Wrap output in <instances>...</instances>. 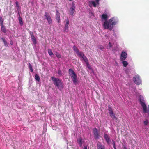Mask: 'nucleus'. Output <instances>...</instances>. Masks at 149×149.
<instances>
[{"label": "nucleus", "instance_id": "obj_46", "mask_svg": "<svg viewBox=\"0 0 149 149\" xmlns=\"http://www.w3.org/2000/svg\"><path fill=\"white\" fill-rule=\"evenodd\" d=\"M89 66V65H88L87 66L89 68H90V66Z\"/></svg>", "mask_w": 149, "mask_h": 149}, {"label": "nucleus", "instance_id": "obj_1", "mask_svg": "<svg viewBox=\"0 0 149 149\" xmlns=\"http://www.w3.org/2000/svg\"><path fill=\"white\" fill-rule=\"evenodd\" d=\"M118 21L115 19V18H111L108 21H105L103 24V27L105 29H109L111 30L113 26L117 24Z\"/></svg>", "mask_w": 149, "mask_h": 149}, {"label": "nucleus", "instance_id": "obj_39", "mask_svg": "<svg viewBox=\"0 0 149 149\" xmlns=\"http://www.w3.org/2000/svg\"><path fill=\"white\" fill-rule=\"evenodd\" d=\"M112 142L113 146H116L115 142L113 140H112Z\"/></svg>", "mask_w": 149, "mask_h": 149}, {"label": "nucleus", "instance_id": "obj_36", "mask_svg": "<svg viewBox=\"0 0 149 149\" xmlns=\"http://www.w3.org/2000/svg\"><path fill=\"white\" fill-rule=\"evenodd\" d=\"M57 73L58 74H59L60 76L62 75V74L61 73V71L60 70H58V71Z\"/></svg>", "mask_w": 149, "mask_h": 149}, {"label": "nucleus", "instance_id": "obj_43", "mask_svg": "<svg viewBox=\"0 0 149 149\" xmlns=\"http://www.w3.org/2000/svg\"><path fill=\"white\" fill-rule=\"evenodd\" d=\"M124 149H127V148L125 146H124Z\"/></svg>", "mask_w": 149, "mask_h": 149}, {"label": "nucleus", "instance_id": "obj_12", "mask_svg": "<svg viewBox=\"0 0 149 149\" xmlns=\"http://www.w3.org/2000/svg\"><path fill=\"white\" fill-rule=\"evenodd\" d=\"M71 78L72 79V81L74 85H76L77 81V75H75L74 76H72Z\"/></svg>", "mask_w": 149, "mask_h": 149}, {"label": "nucleus", "instance_id": "obj_34", "mask_svg": "<svg viewBox=\"0 0 149 149\" xmlns=\"http://www.w3.org/2000/svg\"><path fill=\"white\" fill-rule=\"evenodd\" d=\"M29 33L31 37V38H35L32 32L30 31Z\"/></svg>", "mask_w": 149, "mask_h": 149}, {"label": "nucleus", "instance_id": "obj_11", "mask_svg": "<svg viewBox=\"0 0 149 149\" xmlns=\"http://www.w3.org/2000/svg\"><path fill=\"white\" fill-rule=\"evenodd\" d=\"M68 72L71 77H72V76H74L77 75L74 71L71 68H70Z\"/></svg>", "mask_w": 149, "mask_h": 149}, {"label": "nucleus", "instance_id": "obj_15", "mask_svg": "<svg viewBox=\"0 0 149 149\" xmlns=\"http://www.w3.org/2000/svg\"><path fill=\"white\" fill-rule=\"evenodd\" d=\"M75 11V8H74V7H71L70 8L69 12L70 14L72 15H74V14Z\"/></svg>", "mask_w": 149, "mask_h": 149}, {"label": "nucleus", "instance_id": "obj_40", "mask_svg": "<svg viewBox=\"0 0 149 149\" xmlns=\"http://www.w3.org/2000/svg\"><path fill=\"white\" fill-rule=\"evenodd\" d=\"M15 3L17 6L19 7L18 2L17 1H16L15 2Z\"/></svg>", "mask_w": 149, "mask_h": 149}, {"label": "nucleus", "instance_id": "obj_38", "mask_svg": "<svg viewBox=\"0 0 149 149\" xmlns=\"http://www.w3.org/2000/svg\"><path fill=\"white\" fill-rule=\"evenodd\" d=\"M72 7H74V8H75V4L73 2L72 4Z\"/></svg>", "mask_w": 149, "mask_h": 149}, {"label": "nucleus", "instance_id": "obj_25", "mask_svg": "<svg viewBox=\"0 0 149 149\" xmlns=\"http://www.w3.org/2000/svg\"><path fill=\"white\" fill-rule=\"evenodd\" d=\"M102 18L104 20H106L107 18V16L106 14H103L102 15Z\"/></svg>", "mask_w": 149, "mask_h": 149}, {"label": "nucleus", "instance_id": "obj_42", "mask_svg": "<svg viewBox=\"0 0 149 149\" xmlns=\"http://www.w3.org/2000/svg\"><path fill=\"white\" fill-rule=\"evenodd\" d=\"M84 149H87V146H85Z\"/></svg>", "mask_w": 149, "mask_h": 149}, {"label": "nucleus", "instance_id": "obj_16", "mask_svg": "<svg viewBox=\"0 0 149 149\" xmlns=\"http://www.w3.org/2000/svg\"><path fill=\"white\" fill-rule=\"evenodd\" d=\"M78 143L79 144L80 147L82 146V140L81 137H79L77 140Z\"/></svg>", "mask_w": 149, "mask_h": 149}, {"label": "nucleus", "instance_id": "obj_4", "mask_svg": "<svg viewBox=\"0 0 149 149\" xmlns=\"http://www.w3.org/2000/svg\"><path fill=\"white\" fill-rule=\"evenodd\" d=\"M133 81L136 84L139 85L142 83V81L140 79L139 76L136 75L133 77Z\"/></svg>", "mask_w": 149, "mask_h": 149}, {"label": "nucleus", "instance_id": "obj_44", "mask_svg": "<svg viewBox=\"0 0 149 149\" xmlns=\"http://www.w3.org/2000/svg\"><path fill=\"white\" fill-rule=\"evenodd\" d=\"M96 1V2L97 3V4H99V1Z\"/></svg>", "mask_w": 149, "mask_h": 149}, {"label": "nucleus", "instance_id": "obj_7", "mask_svg": "<svg viewBox=\"0 0 149 149\" xmlns=\"http://www.w3.org/2000/svg\"><path fill=\"white\" fill-rule=\"evenodd\" d=\"M127 54L124 50L122 51L121 54L120 59L121 60H124L127 57Z\"/></svg>", "mask_w": 149, "mask_h": 149}, {"label": "nucleus", "instance_id": "obj_26", "mask_svg": "<svg viewBox=\"0 0 149 149\" xmlns=\"http://www.w3.org/2000/svg\"><path fill=\"white\" fill-rule=\"evenodd\" d=\"M73 50L75 52L77 53L79 52L78 49L75 45H74L73 47Z\"/></svg>", "mask_w": 149, "mask_h": 149}, {"label": "nucleus", "instance_id": "obj_35", "mask_svg": "<svg viewBox=\"0 0 149 149\" xmlns=\"http://www.w3.org/2000/svg\"><path fill=\"white\" fill-rule=\"evenodd\" d=\"M98 48L100 50H102L104 48L103 46L102 45H100L98 47Z\"/></svg>", "mask_w": 149, "mask_h": 149}, {"label": "nucleus", "instance_id": "obj_19", "mask_svg": "<svg viewBox=\"0 0 149 149\" xmlns=\"http://www.w3.org/2000/svg\"><path fill=\"white\" fill-rule=\"evenodd\" d=\"M109 114L110 115V116L116 120H117L118 119L117 117H116L115 114L113 113V112H111V113H109Z\"/></svg>", "mask_w": 149, "mask_h": 149}, {"label": "nucleus", "instance_id": "obj_29", "mask_svg": "<svg viewBox=\"0 0 149 149\" xmlns=\"http://www.w3.org/2000/svg\"><path fill=\"white\" fill-rule=\"evenodd\" d=\"M28 64L29 69L31 72H33V70L31 64L30 63H29Z\"/></svg>", "mask_w": 149, "mask_h": 149}, {"label": "nucleus", "instance_id": "obj_47", "mask_svg": "<svg viewBox=\"0 0 149 149\" xmlns=\"http://www.w3.org/2000/svg\"><path fill=\"white\" fill-rule=\"evenodd\" d=\"M1 12V10L0 9V12Z\"/></svg>", "mask_w": 149, "mask_h": 149}, {"label": "nucleus", "instance_id": "obj_18", "mask_svg": "<svg viewBox=\"0 0 149 149\" xmlns=\"http://www.w3.org/2000/svg\"><path fill=\"white\" fill-rule=\"evenodd\" d=\"M18 20H19V23L20 24L21 26L23 24L22 19V18L20 17V14L19 13Z\"/></svg>", "mask_w": 149, "mask_h": 149}, {"label": "nucleus", "instance_id": "obj_41", "mask_svg": "<svg viewBox=\"0 0 149 149\" xmlns=\"http://www.w3.org/2000/svg\"><path fill=\"white\" fill-rule=\"evenodd\" d=\"M109 48H110L112 47V45L111 44L110 42H109Z\"/></svg>", "mask_w": 149, "mask_h": 149}, {"label": "nucleus", "instance_id": "obj_23", "mask_svg": "<svg viewBox=\"0 0 149 149\" xmlns=\"http://www.w3.org/2000/svg\"><path fill=\"white\" fill-rule=\"evenodd\" d=\"M122 63L123 64V66L124 67H126L128 64L127 62L125 61H123L122 62Z\"/></svg>", "mask_w": 149, "mask_h": 149}, {"label": "nucleus", "instance_id": "obj_30", "mask_svg": "<svg viewBox=\"0 0 149 149\" xmlns=\"http://www.w3.org/2000/svg\"><path fill=\"white\" fill-rule=\"evenodd\" d=\"M0 23L1 25H3V20L2 17H0Z\"/></svg>", "mask_w": 149, "mask_h": 149}, {"label": "nucleus", "instance_id": "obj_45", "mask_svg": "<svg viewBox=\"0 0 149 149\" xmlns=\"http://www.w3.org/2000/svg\"><path fill=\"white\" fill-rule=\"evenodd\" d=\"M113 147L114 149H116V146H113Z\"/></svg>", "mask_w": 149, "mask_h": 149}, {"label": "nucleus", "instance_id": "obj_21", "mask_svg": "<svg viewBox=\"0 0 149 149\" xmlns=\"http://www.w3.org/2000/svg\"><path fill=\"white\" fill-rule=\"evenodd\" d=\"M35 79L38 81H39L40 80V77L37 74H36L35 75Z\"/></svg>", "mask_w": 149, "mask_h": 149}, {"label": "nucleus", "instance_id": "obj_37", "mask_svg": "<svg viewBox=\"0 0 149 149\" xmlns=\"http://www.w3.org/2000/svg\"><path fill=\"white\" fill-rule=\"evenodd\" d=\"M144 123L145 125H147L148 123V121H144Z\"/></svg>", "mask_w": 149, "mask_h": 149}, {"label": "nucleus", "instance_id": "obj_9", "mask_svg": "<svg viewBox=\"0 0 149 149\" xmlns=\"http://www.w3.org/2000/svg\"><path fill=\"white\" fill-rule=\"evenodd\" d=\"M104 137L107 144H109L110 143V139L109 136L107 134H104Z\"/></svg>", "mask_w": 149, "mask_h": 149}, {"label": "nucleus", "instance_id": "obj_24", "mask_svg": "<svg viewBox=\"0 0 149 149\" xmlns=\"http://www.w3.org/2000/svg\"><path fill=\"white\" fill-rule=\"evenodd\" d=\"M48 52L50 56L53 55V54L51 49H48Z\"/></svg>", "mask_w": 149, "mask_h": 149}, {"label": "nucleus", "instance_id": "obj_3", "mask_svg": "<svg viewBox=\"0 0 149 149\" xmlns=\"http://www.w3.org/2000/svg\"><path fill=\"white\" fill-rule=\"evenodd\" d=\"M139 101L143 108V112L144 113L147 112V106L146 105L144 98L142 96H139Z\"/></svg>", "mask_w": 149, "mask_h": 149}, {"label": "nucleus", "instance_id": "obj_32", "mask_svg": "<svg viewBox=\"0 0 149 149\" xmlns=\"http://www.w3.org/2000/svg\"><path fill=\"white\" fill-rule=\"evenodd\" d=\"M108 110L109 113H111V112H113L112 108L109 106L108 107Z\"/></svg>", "mask_w": 149, "mask_h": 149}, {"label": "nucleus", "instance_id": "obj_17", "mask_svg": "<svg viewBox=\"0 0 149 149\" xmlns=\"http://www.w3.org/2000/svg\"><path fill=\"white\" fill-rule=\"evenodd\" d=\"M89 6L91 7L93 5L94 7H96V4L95 2L94 1H90L89 2Z\"/></svg>", "mask_w": 149, "mask_h": 149}, {"label": "nucleus", "instance_id": "obj_27", "mask_svg": "<svg viewBox=\"0 0 149 149\" xmlns=\"http://www.w3.org/2000/svg\"><path fill=\"white\" fill-rule=\"evenodd\" d=\"M56 55L58 58H61V54L59 53L56 52Z\"/></svg>", "mask_w": 149, "mask_h": 149}, {"label": "nucleus", "instance_id": "obj_2", "mask_svg": "<svg viewBox=\"0 0 149 149\" xmlns=\"http://www.w3.org/2000/svg\"><path fill=\"white\" fill-rule=\"evenodd\" d=\"M51 79L53 81L55 86H56L58 88H63V83L61 80L58 78H55L54 77H51Z\"/></svg>", "mask_w": 149, "mask_h": 149}, {"label": "nucleus", "instance_id": "obj_31", "mask_svg": "<svg viewBox=\"0 0 149 149\" xmlns=\"http://www.w3.org/2000/svg\"><path fill=\"white\" fill-rule=\"evenodd\" d=\"M34 44H36V41L35 38H31Z\"/></svg>", "mask_w": 149, "mask_h": 149}, {"label": "nucleus", "instance_id": "obj_13", "mask_svg": "<svg viewBox=\"0 0 149 149\" xmlns=\"http://www.w3.org/2000/svg\"><path fill=\"white\" fill-rule=\"evenodd\" d=\"M78 56L82 58L83 59L84 58V57H86L84 55L83 53L82 52H79L77 53Z\"/></svg>", "mask_w": 149, "mask_h": 149}, {"label": "nucleus", "instance_id": "obj_33", "mask_svg": "<svg viewBox=\"0 0 149 149\" xmlns=\"http://www.w3.org/2000/svg\"><path fill=\"white\" fill-rule=\"evenodd\" d=\"M29 33L31 37V38H35L32 32L30 31Z\"/></svg>", "mask_w": 149, "mask_h": 149}, {"label": "nucleus", "instance_id": "obj_8", "mask_svg": "<svg viewBox=\"0 0 149 149\" xmlns=\"http://www.w3.org/2000/svg\"><path fill=\"white\" fill-rule=\"evenodd\" d=\"M97 149H105L104 145L102 144L99 141L97 142L96 144Z\"/></svg>", "mask_w": 149, "mask_h": 149}, {"label": "nucleus", "instance_id": "obj_10", "mask_svg": "<svg viewBox=\"0 0 149 149\" xmlns=\"http://www.w3.org/2000/svg\"><path fill=\"white\" fill-rule=\"evenodd\" d=\"M56 19L58 23H59L60 22V13L57 10H56Z\"/></svg>", "mask_w": 149, "mask_h": 149}, {"label": "nucleus", "instance_id": "obj_5", "mask_svg": "<svg viewBox=\"0 0 149 149\" xmlns=\"http://www.w3.org/2000/svg\"><path fill=\"white\" fill-rule=\"evenodd\" d=\"M93 132L95 139L96 140L99 139L100 135L97 129L96 128H93Z\"/></svg>", "mask_w": 149, "mask_h": 149}, {"label": "nucleus", "instance_id": "obj_28", "mask_svg": "<svg viewBox=\"0 0 149 149\" xmlns=\"http://www.w3.org/2000/svg\"><path fill=\"white\" fill-rule=\"evenodd\" d=\"M1 39L2 40V41H3V43L4 44V45L5 46H6L7 45V41L6 40L3 38H1Z\"/></svg>", "mask_w": 149, "mask_h": 149}, {"label": "nucleus", "instance_id": "obj_22", "mask_svg": "<svg viewBox=\"0 0 149 149\" xmlns=\"http://www.w3.org/2000/svg\"><path fill=\"white\" fill-rule=\"evenodd\" d=\"M83 60L86 63V64L87 66L89 65L88 59L86 57H84V58Z\"/></svg>", "mask_w": 149, "mask_h": 149}, {"label": "nucleus", "instance_id": "obj_20", "mask_svg": "<svg viewBox=\"0 0 149 149\" xmlns=\"http://www.w3.org/2000/svg\"><path fill=\"white\" fill-rule=\"evenodd\" d=\"M1 30L4 33L6 32V29L5 28L3 25H1Z\"/></svg>", "mask_w": 149, "mask_h": 149}, {"label": "nucleus", "instance_id": "obj_14", "mask_svg": "<svg viewBox=\"0 0 149 149\" xmlns=\"http://www.w3.org/2000/svg\"><path fill=\"white\" fill-rule=\"evenodd\" d=\"M69 19L68 18H67L66 19V24H65V31H66V30H67L68 29V25L69 24Z\"/></svg>", "mask_w": 149, "mask_h": 149}, {"label": "nucleus", "instance_id": "obj_6", "mask_svg": "<svg viewBox=\"0 0 149 149\" xmlns=\"http://www.w3.org/2000/svg\"><path fill=\"white\" fill-rule=\"evenodd\" d=\"M44 16L46 17V19H47L48 24H51L52 23V20L51 17L48 13L47 12H45Z\"/></svg>", "mask_w": 149, "mask_h": 149}]
</instances>
